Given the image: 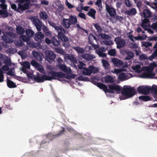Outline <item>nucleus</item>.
<instances>
[{"label": "nucleus", "mask_w": 157, "mask_h": 157, "mask_svg": "<svg viewBox=\"0 0 157 157\" xmlns=\"http://www.w3.org/2000/svg\"><path fill=\"white\" fill-rule=\"evenodd\" d=\"M48 23L49 25L54 28L58 32V36L59 40L65 42L69 41V38L65 35L66 31L61 26H57L56 24L52 21H49Z\"/></svg>", "instance_id": "nucleus-1"}, {"label": "nucleus", "mask_w": 157, "mask_h": 157, "mask_svg": "<svg viewBox=\"0 0 157 157\" xmlns=\"http://www.w3.org/2000/svg\"><path fill=\"white\" fill-rule=\"evenodd\" d=\"M135 94L136 91L134 88L126 85L124 86L121 92L122 95L125 97V98H130Z\"/></svg>", "instance_id": "nucleus-2"}, {"label": "nucleus", "mask_w": 157, "mask_h": 157, "mask_svg": "<svg viewBox=\"0 0 157 157\" xmlns=\"http://www.w3.org/2000/svg\"><path fill=\"white\" fill-rule=\"evenodd\" d=\"M16 35L11 32H6L3 33V35L2 36V40L8 43H11L14 41V38L16 37Z\"/></svg>", "instance_id": "nucleus-3"}, {"label": "nucleus", "mask_w": 157, "mask_h": 157, "mask_svg": "<svg viewBox=\"0 0 157 157\" xmlns=\"http://www.w3.org/2000/svg\"><path fill=\"white\" fill-rule=\"evenodd\" d=\"M37 76H34V79L36 81V82H44L45 81H51L54 79L55 78L53 76H50L45 75H40L38 73Z\"/></svg>", "instance_id": "nucleus-4"}, {"label": "nucleus", "mask_w": 157, "mask_h": 157, "mask_svg": "<svg viewBox=\"0 0 157 157\" xmlns=\"http://www.w3.org/2000/svg\"><path fill=\"white\" fill-rule=\"evenodd\" d=\"M155 74L153 68L147 67L146 71L142 73L141 77L144 78H154Z\"/></svg>", "instance_id": "nucleus-5"}, {"label": "nucleus", "mask_w": 157, "mask_h": 157, "mask_svg": "<svg viewBox=\"0 0 157 157\" xmlns=\"http://www.w3.org/2000/svg\"><path fill=\"white\" fill-rule=\"evenodd\" d=\"M122 88L119 85L114 83L108 86V93L113 94L115 91L120 92Z\"/></svg>", "instance_id": "nucleus-6"}, {"label": "nucleus", "mask_w": 157, "mask_h": 157, "mask_svg": "<svg viewBox=\"0 0 157 157\" xmlns=\"http://www.w3.org/2000/svg\"><path fill=\"white\" fill-rule=\"evenodd\" d=\"M105 8L106 11L109 15L110 16L113 17L116 14V10L111 5H109L107 3H105Z\"/></svg>", "instance_id": "nucleus-7"}, {"label": "nucleus", "mask_w": 157, "mask_h": 157, "mask_svg": "<svg viewBox=\"0 0 157 157\" xmlns=\"http://www.w3.org/2000/svg\"><path fill=\"white\" fill-rule=\"evenodd\" d=\"M45 55L46 57L45 59L49 63L54 61L56 57L55 54L53 52L51 51L46 52Z\"/></svg>", "instance_id": "nucleus-8"}, {"label": "nucleus", "mask_w": 157, "mask_h": 157, "mask_svg": "<svg viewBox=\"0 0 157 157\" xmlns=\"http://www.w3.org/2000/svg\"><path fill=\"white\" fill-rule=\"evenodd\" d=\"M150 86H139L137 90L139 93L144 94H148L150 92Z\"/></svg>", "instance_id": "nucleus-9"}, {"label": "nucleus", "mask_w": 157, "mask_h": 157, "mask_svg": "<svg viewBox=\"0 0 157 157\" xmlns=\"http://www.w3.org/2000/svg\"><path fill=\"white\" fill-rule=\"evenodd\" d=\"M116 44L117 48H120L124 47L126 44L125 40L122 39L121 37H117L115 38L114 40Z\"/></svg>", "instance_id": "nucleus-10"}, {"label": "nucleus", "mask_w": 157, "mask_h": 157, "mask_svg": "<svg viewBox=\"0 0 157 157\" xmlns=\"http://www.w3.org/2000/svg\"><path fill=\"white\" fill-rule=\"evenodd\" d=\"M33 23L35 25L38 31H40L41 30L42 26V22L39 19L33 17H32Z\"/></svg>", "instance_id": "nucleus-11"}, {"label": "nucleus", "mask_w": 157, "mask_h": 157, "mask_svg": "<svg viewBox=\"0 0 157 157\" xmlns=\"http://www.w3.org/2000/svg\"><path fill=\"white\" fill-rule=\"evenodd\" d=\"M18 5V11H17V12L19 13H21L24 11L28 10L29 8V5L27 2L23 4L19 3Z\"/></svg>", "instance_id": "nucleus-12"}, {"label": "nucleus", "mask_w": 157, "mask_h": 157, "mask_svg": "<svg viewBox=\"0 0 157 157\" xmlns=\"http://www.w3.org/2000/svg\"><path fill=\"white\" fill-rule=\"evenodd\" d=\"M47 73L50 74L53 76L54 78V79L56 78H55L54 77H58L60 78H63L64 77V74L61 71L56 72L55 71H47Z\"/></svg>", "instance_id": "nucleus-13"}, {"label": "nucleus", "mask_w": 157, "mask_h": 157, "mask_svg": "<svg viewBox=\"0 0 157 157\" xmlns=\"http://www.w3.org/2000/svg\"><path fill=\"white\" fill-rule=\"evenodd\" d=\"M57 67L61 71L66 73L70 72L71 70L70 68L69 69L64 64L58 63L57 65Z\"/></svg>", "instance_id": "nucleus-14"}, {"label": "nucleus", "mask_w": 157, "mask_h": 157, "mask_svg": "<svg viewBox=\"0 0 157 157\" xmlns=\"http://www.w3.org/2000/svg\"><path fill=\"white\" fill-rule=\"evenodd\" d=\"M146 9L144 10L141 15L143 16L144 18H148L151 16L152 13L151 11L147 8V7L146 6Z\"/></svg>", "instance_id": "nucleus-15"}, {"label": "nucleus", "mask_w": 157, "mask_h": 157, "mask_svg": "<svg viewBox=\"0 0 157 157\" xmlns=\"http://www.w3.org/2000/svg\"><path fill=\"white\" fill-rule=\"evenodd\" d=\"M44 36L41 32L38 31L36 33L35 35L34 39L37 42H40L44 38Z\"/></svg>", "instance_id": "nucleus-16"}, {"label": "nucleus", "mask_w": 157, "mask_h": 157, "mask_svg": "<svg viewBox=\"0 0 157 157\" xmlns=\"http://www.w3.org/2000/svg\"><path fill=\"white\" fill-rule=\"evenodd\" d=\"M62 25L66 29H69L71 25L68 18H63L62 22Z\"/></svg>", "instance_id": "nucleus-17"}, {"label": "nucleus", "mask_w": 157, "mask_h": 157, "mask_svg": "<svg viewBox=\"0 0 157 157\" xmlns=\"http://www.w3.org/2000/svg\"><path fill=\"white\" fill-rule=\"evenodd\" d=\"M112 62L114 65L117 67H120L123 65L122 61L117 58H113Z\"/></svg>", "instance_id": "nucleus-18"}, {"label": "nucleus", "mask_w": 157, "mask_h": 157, "mask_svg": "<svg viewBox=\"0 0 157 157\" xmlns=\"http://www.w3.org/2000/svg\"><path fill=\"white\" fill-rule=\"evenodd\" d=\"M33 55L35 57V59L37 61H41L42 60V54L41 53L33 51Z\"/></svg>", "instance_id": "nucleus-19"}, {"label": "nucleus", "mask_w": 157, "mask_h": 157, "mask_svg": "<svg viewBox=\"0 0 157 157\" xmlns=\"http://www.w3.org/2000/svg\"><path fill=\"white\" fill-rule=\"evenodd\" d=\"M81 56L83 59L88 60H90L95 58V56L88 54H82Z\"/></svg>", "instance_id": "nucleus-20"}, {"label": "nucleus", "mask_w": 157, "mask_h": 157, "mask_svg": "<svg viewBox=\"0 0 157 157\" xmlns=\"http://www.w3.org/2000/svg\"><path fill=\"white\" fill-rule=\"evenodd\" d=\"M125 53L126 55V56L125 59V60H130L133 58L134 56V54L132 51H126Z\"/></svg>", "instance_id": "nucleus-21"}, {"label": "nucleus", "mask_w": 157, "mask_h": 157, "mask_svg": "<svg viewBox=\"0 0 157 157\" xmlns=\"http://www.w3.org/2000/svg\"><path fill=\"white\" fill-rule=\"evenodd\" d=\"M136 13V10L135 8H132L125 11L126 14L129 16L135 15Z\"/></svg>", "instance_id": "nucleus-22"}, {"label": "nucleus", "mask_w": 157, "mask_h": 157, "mask_svg": "<svg viewBox=\"0 0 157 157\" xmlns=\"http://www.w3.org/2000/svg\"><path fill=\"white\" fill-rule=\"evenodd\" d=\"M57 37L58 38V36ZM58 39L59 40H58L57 38L56 37H52V43L54 46H58L59 45L60 41L59 40V39ZM60 40H61L60 39Z\"/></svg>", "instance_id": "nucleus-23"}, {"label": "nucleus", "mask_w": 157, "mask_h": 157, "mask_svg": "<svg viewBox=\"0 0 157 157\" xmlns=\"http://www.w3.org/2000/svg\"><path fill=\"white\" fill-rule=\"evenodd\" d=\"M68 19L71 25H74L78 22L77 18L75 16L71 15Z\"/></svg>", "instance_id": "nucleus-24"}, {"label": "nucleus", "mask_w": 157, "mask_h": 157, "mask_svg": "<svg viewBox=\"0 0 157 157\" xmlns=\"http://www.w3.org/2000/svg\"><path fill=\"white\" fill-rule=\"evenodd\" d=\"M105 82L113 83L114 82L113 78L109 75H107L104 77Z\"/></svg>", "instance_id": "nucleus-25"}, {"label": "nucleus", "mask_w": 157, "mask_h": 157, "mask_svg": "<svg viewBox=\"0 0 157 157\" xmlns=\"http://www.w3.org/2000/svg\"><path fill=\"white\" fill-rule=\"evenodd\" d=\"M96 13V10L93 9H91L87 13V15L92 17L94 19H95V14Z\"/></svg>", "instance_id": "nucleus-26"}, {"label": "nucleus", "mask_w": 157, "mask_h": 157, "mask_svg": "<svg viewBox=\"0 0 157 157\" xmlns=\"http://www.w3.org/2000/svg\"><path fill=\"white\" fill-rule=\"evenodd\" d=\"M39 16L40 19H42L44 21L47 20L48 18L47 14L44 11L40 12L39 13Z\"/></svg>", "instance_id": "nucleus-27"}, {"label": "nucleus", "mask_w": 157, "mask_h": 157, "mask_svg": "<svg viewBox=\"0 0 157 157\" xmlns=\"http://www.w3.org/2000/svg\"><path fill=\"white\" fill-rule=\"evenodd\" d=\"M16 30L17 33L19 35H23L25 32L23 28L20 26L17 27Z\"/></svg>", "instance_id": "nucleus-28"}, {"label": "nucleus", "mask_w": 157, "mask_h": 157, "mask_svg": "<svg viewBox=\"0 0 157 157\" xmlns=\"http://www.w3.org/2000/svg\"><path fill=\"white\" fill-rule=\"evenodd\" d=\"M7 86L9 88H14L17 87L15 83L9 79L7 80Z\"/></svg>", "instance_id": "nucleus-29"}, {"label": "nucleus", "mask_w": 157, "mask_h": 157, "mask_svg": "<svg viewBox=\"0 0 157 157\" xmlns=\"http://www.w3.org/2000/svg\"><path fill=\"white\" fill-rule=\"evenodd\" d=\"M67 59L70 60L71 62L74 65L76 66L75 65L77 63V61L76 59L72 56H69V55L67 57Z\"/></svg>", "instance_id": "nucleus-30"}, {"label": "nucleus", "mask_w": 157, "mask_h": 157, "mask_svg": "<svg viewBox=\"0 0 157 157\" xmlns=\"http://www.w3.org/2000/svg\"><path fill=\"white\" fill-rule=\"evenodd\" d=\"M91 71L90 68V66L88 68L84 67L82 71V74L84 75H89L91 74Z\"/></svg>", "instance_id": "nucleus-31"}, {"label": "nucleus", "mask_w": 157, "mask_h": 157, "mask_svg": "<svg viewBox=\"0 0 157 157\" xmlns=\"http://www.w3.org/2000/svg\"><path fill=\"white\" fill-rule=\"evenodd\" d=\"M26 35L29 37H30L34 35V33L31 29H27L25 31Z\"/></svg>", "instance_id": "nucleus-32"}, {"label": "nucleus", "mask_w": 157, "mask_h": 157, "mask_svg": "<svg viewBox=\"0 0 157 157\" xmlns=\"http://www.w3.org/2000/svg\"><path fill=\"white\" fill-rule=\"evenodd\" d=\"M0 15H2L3 17H6L9 15V13L6 10H0Z\"/></svg>", "instance_id": "nucleus-33"}, {"label": "nucleus", "mask_w": 157, "mask_h": 157, "mask_svg": "<svg viewBox=\"0 0 157 157\" xmlns=\"http://www.w3.org/2000/svg\"><path fill=\"white\" fill-rule=\"evenodd\" d=\"M101 62L105 68V69H108L109 67V62L105 59H102Z\"/></svg>", "instance_id": "nucleus-34"}, {"label": "nucleus", "mask_w": 157, "mask_h": 157, "mask_svg": "<svg viewBox=\"0 0 157 157\" xmlns=\"http://www.w3.org/2000/svg\"><path fill=\"white\" fill-rule=\"evenodd\" d=\"M139 98L145 101H147L151 100L150 97L149 96L147 95L140 96L139 97Z\"/></svg>", "instance_id": "nucleus-35"}, {"label": "nucleus", "mask_w": 157, "mask_h": 157, "mask_svg": "<svg viewBox=\"0 0 157 157\" xmlns=\"http://www.w3.org/2000/svg\"><path fill=\"white\" fill-rule=\"evenodd\" d=\"M73 48L78 53H83L84 52V49L79 47L75 46L73 47Z\"/></svg>", "instance_id": "nucleus-36"}, {"label": "nucleus", "mask_w": 157, "mask_h": 157, "mask_svg": "<svg viewBox=\"0 0 157 157\" xmlns=\"http://www.w3.org/2000/svg\"><path fill=\"white\" fill-rule=\"evenodd\" d=\"M93 38L90 37V36L88 37V41L89 44L92 45V46L95 49L98 48L97 45L94 44Z\"/></svg>", "instance_id": "nucleus-37"}, {"label": "nucleus", "mask_w": 157, "mask_h": 157, "mask_svg": "<svg viewBox=\"0 0 157 157\" xmlns=\"http://www.w3.org/2000/svg\"><path fill=\"white\" fill-rule=\"evenodd\" d=\"M40 73H42L44 74H45L46 72L45 70H44L43 67L42 65L40 64L38 65L35 68Z\"/></svg>", "instance_id": "nucleus-38"}, {"label": "nucleus", "mask_w": 157, "mask_h": 157, "mask_svg": "<svg viewBox=\"0 0 157 157\" xmlns=\"http://www.w3.org/2000/svg\"><path fill=\"white\" fill-rule=\"evenodd\" d=\"M95 4L98 6L99 10L101 11L102 8L101 0H97V1L95 2Z\"/></svg>", "instance_id": "nucleus-39"}, {"label": "nucleus", "mask_w": 157, "mask_h": 157, "mask_svg": "<svg viewBox=\"0 0 157 157\" xmlns=\"http://www.w3.org/2000/svg\"><path fill=\"white\" fill-rule=\"evenodd\" d=\"M90 71L91 72V74L96 73L98 72V68L95 66H90Z\"/></svg>", "instance_id": "nucleus-40"}, {"label": "nucleus", "mask_w": 157, "mask_h": 157, "mask_svg": "<svg viewBox=\"0 0 157 157\" xmlns=\"http://www.w3.org/2000/svg\"><path fill=\"white\" fill-rule=\"evenodd\" d=\"M94 26L97 30L98 33H101L102 32V29L101 26L98 24L96 23L94 25Z\"/></svg>", "instance_id": "nucleus-41"}, {"label": "nucleus", "mask_w": 157, "mask_h": 157, "mask_svg": "<svg viewBox=\"0 0 157 157\" xmlns=\"http://www.w3.org/2000/svg\"><path fill=\"white\" fill-rule=\"evenodd\" d=\"M150 91H152L154 94L157 95V86L153 85L151 87L150 86Z\"/></svg>", "instance_id": "nucleus-42"}, {"label": "nucleus", "mask_w": 157, "mask_h": 157, "mask_svg": "<svg viewBox=\"0 0 157 157\" xmlns=\"http://www.w3.org/2000/svg\"><path fill=\"white\" fill-rule=\"evenodd\" d=\"M30 38L29 37H27L24 35H21L19 37L20 39L22 40L24 42L28 41L29 40Z\"/></svg>", "instance_id": "nucleus-43"}, {"label": "nucleus", "mask_w": 157, "mask_h": 157, "mask_svg": "<svg viewBox=\"0 0 157 157\" xmlns=\"http://www.w3.org/2000/svg\"><path fill=\"white\" fill-rule=\"evenodd\" d=\"M22 65H23V67L26 68L28 69H29L30 68V63L26 61L24 62L23 63Z\"/></svg>", "instance_id": "nucleus-44"}, {"label": "nucleus", "mask_w": 157, "mask_h": 157, "mask_svg": "<svg viewBox=\"0 0 157 157\" xmlns=\"http://www.w3.org/2000/svg\"><path fill=\"white\" fill-rule=\"evenodd\" d=\"M3 63L5 64L6 65L9 66L11 65V61L10 59H4L3 61Z\"/></svg>", "instance_id": "nucleus-45"}, {"label": "nucleus", "mask_w": 157, "mask_h": 157, "mask_svg": "<svg viewBox=\"0 0 157 157\" xmlns=\"http://www.w3.org/2000/svg\"><path fill=\"white\" fill-rule=\"evenodd\" d=\"M96 53L100 57H106V54L102 52L96 50Z\"/></svg>", "instance_id": "nucleus-46"}, {"label": "nucleus", "mask_w": 157, "mask_h": 157, "mask_svg": "<svg viewBox=\"0 0 157 157\" xmlns=\"http://www.w3.org/2000/svg\"><path fill=\"white\" fill-rule=\"evenodd\" d=\"M127 75L124 73H122L120 74L119 75L118 78L120 80H124L126 78Z\"/></svg>", "instance_id": "nucleus-47"}, {"label": "nucleus", "mask_w": 157, "mask_h": 157, "mask_svg": "<svg viewBox=\"0 0 157 157\" xmlns=\"http://www.w3.org/2000/svg\"><path fill=\"white\" fill-rule=\"evenodd\" d=\"M101 36L105 39L110 40L111 38V37L110 36L105 34H102Z\"/></svg>", "instance_id": "nucleus-48"}, {"label": "nucleus", "mask_w": 157, "mask_h": 157, "mask_svg": "<svg viewBox=\"0 0 157 157\" xmlns=\"http://www.w3.org/2000/svg\"><path fill=\"white\" fill-rule=\"evenodd\" d=\"M100 89L103 90L105 93H108V88L105 85L103 84Z\"/></svg>", "instance_id": "nucleus-49"}, {"label": "nucleus", "mask_w": 157, "mask_h": 157, "mask_svg": "<svg viewBox=\"0 0 157 157\" xmlns=\"http://www.w3.org/2000/svg\"><path fill=\"white\" fill-rule=\"evenodd\" d=\"M140 66L139 65H136L135 66L132 67V69L136 71H139L140 69Z\"/></svg>", "instance_id": "nucleus-50"}, {"label": "nucleus", "mask_w": 157, "mask_h": 157, "mask_svg": "<svg viewBox=\"0 0 157 157\" xmlns=\"http://www.w3.org/2000/svg\"><path fill=\"white\" fill-rule=\"evenodd\" d=\"M108 54L111 56H114L116 54V50L115 49H111L108 52Z\"/></svg>", "instance_id": "nucleus-51"}, {"label": "nucleus", "mask_w": 157, "mask_h": 157, "mask_svg": "<svg viewBox=\"0 0 157 157\" xmlns=\"http://www.w3.org/2000/svg\"><path fill=\"white\" fill-rule=\"evenodd\" d=\"M31 65L35 68L39 65V63L34 60H32L30 63Z\"/></svg>", "instance_id": "nucleus-52"}, {"label": "nucleus", "mask_w": 157, "mask_h": 157, "mask_svg": "<svg viewBox=\"0 0 157 157\" xmlns=\"http://www.w3.org/2000/svg\"><path fill=\"white\" fill-rule=\"evenodd\" d=\"M4 75L2 71L0 69V82L3 81Z\"/></svg>", "instance_id": "nucleus-53"}, {"label": "nucleus", "mask_w": 157, "mask_h": 157, "mask_svg": "<svg viewBox=\"0 0 157 157\" xmlns=\"http://www.w3.org/2000/svg\"><path fill=\"white\" fill-rule=\"evenodd\" d=\"M147 37V36H145V37H144L141 36H138L136 37L135 39L136 40H143L145 39Z\"/></svg>", "instance_id": "nucleus-54"}, {"label": "nucleus", "mask_w": 157, "mask_h": 157, "mask_svg": "<svg viewBox=\"0 0 157 157\" xmlns=\"http://www.w3.org/2000/svg\"><path fill=\"white\" fill-rule=\"evenodd\" d=\"M78 16L82 19L86 20V17L85 14L82 13H80L78 14Z\"/></svg>", "instance_id": "nucleus-55"}, {"label": "nucleus", "mask_w": 157, "mask_h": 157, "mask_svg": "<svg viewBox=\"0 0 157 157\" xmlns=\"http://www.w3.org/2000/svg\"><path fill=\"white\" fill-rule=\"evenodd\" d=\"M103 43L106 45H110L113 43L112 40H105L103 41Z\"/></svg>", "instance_id": "nucleus-56"}, {"label": "nucleus", "mask_w": 157, "mask_h": 157, "mask_svg": "<svg viewBox=\"0 0 157 157\" xmlns=\"http://www.w3.org/2000/svg\"><path fill=\"white\" fill-rule=\"evenodd\" d=\"M88 79V78L84 77L83 76H80L78 78V79L79 81H86Z\"/></svg>", "instance_id": "nucleus-57"}, {"label": "nucleus", "mask_w": 157, "mask_h": 157, "mask_svg": "<svg viewBox=\"0 0 157 157\" xmlns=\"http://www.w3.org/2000/svg\"><path fill=\"white\" fill-rule=\"evenodd\" d=\"M65 3L69 9H71L74 7V6L72 5L67 0H66Z\"/></svg>", "instance_id": "nucleus-58"}, {"label": "nucleus", "mask_w": 157, "mask_h": 157, "mask_svg": "<svg viewBox=\"0 0 157 157\" xmlns=\"http://www.w3.org/2000/svg\"><path fill=\"white\" fill-rule=\"evenodd\" d=\"M62 130L59 131L58 133L56 135V136H59L62 135L65 129L64 128L62 127Z\"/></svg>", "instance_id": "nucleus-59"}, {"label": "nucleus", "mask_w": 157, "mask_h": 157, "mask_svg": "<svg viewBox=\"0 0 157 157\" xmlns=\"http://www.w3.org/2000/svg\"><path fill=\"white\" fill-rule=\"evenodd\" d=\"M152 43L150 42H145L143 44V45L145 47L147 48L150 46H151Z\"/></svg>", "instance_id": "nucleus-60"}, {"label": "nucleus", "mask_w": 157, "mask_h": 157, "mask_svg": "<svg viewBox=\"0 0 157 157\" xmlns=\"http://www.w3.org/2000/svg\"><path fill=\"white\" fill-rule=\"evenodd\" d=\"M56 51L57 53L62 54H63L64 52L63 49L59 48H56Z\"/></svg>", "instance_id": "nucleus-61"}, {"label": "nucleus", "mask_w": 157, "mask_h": 157, "mask_svg": "<svg viewBox=\"0 0 157 157\" xmlns=\"http://www.w3.org/2000/svg\"><path fill=\"white\" fill-rule=\"evenodd\" d=\"M79 64L78 65V67L80 69H83V66L85 65L84 63H82V62L79 61Z\"/></svg>", "instance_id": "nucleus-62"}, {"label": "nucleus", "mask_w": 157, "mask_h": 157, "mask_svg": "<svg viewBox=\"0 0 157 157\" xmlns=\"http://www.w3.org/2000/svg\"><path fill=\"white\" fill-rule=\"evenodd\" d=\"M147 56L144 54H142L140 56V60H145L147 59Z\"/></svg>", "instance_id": "nucleus-63"}, {"label": "nucleus", "mask_w": 157, "mask_h": 157, "mask_svg": "<svg viewBox=\"0 0 157 157\" xmlns=\"http://www.w3.org/2000/svg\"><path fill=\"white\" fill-rule=\"evenodd\" d=\"M151 28L154 29H157V21L153 23L151 26Z\"/></svg>", "instance_id": "nucleus-64"}]
</instances>
